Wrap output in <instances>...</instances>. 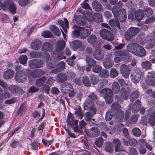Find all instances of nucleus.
<instances>
[{"mask_svg": "<svg viewBox=\"0 0 155 155\" xmlns=\"http://www.w3.org/2000/svg\"><path fill=\"white\" fill-rule=\"evenodd\" d=\"M41 45V41L38 39L34 40L31 44V48L34 50H38L39 49Z\"/></svg>", "mask_w": 155, "mask_h": 155, "instance_id": "23", "label": "nucleus"}, {"mask_svg": "<svg viewBox=\"0 0 155 155\" xmlns=\"http://www.w3.org/2000/svg\"><path fill=\"white\" fill-rule=\"evenodd\" d=\"M132 131L133 135L137 137H139L141 134L140 130L137 128L133 129Z\"/></svg>", "mask_w": 155, "mask_h": 155, "instance_id": "57", "label": "nucleus"}, {"mask_svg": "<svg viewBox=\"0 0 155 155\" xmlns=\"http://www.w3.org/2000/svg\"><path fill=\"white\" fill-rule=\"evenodd\" d=\"M120 73L124 78H128L130 71V68L128 66L124 64H122L120 67Z\"/></svg>", "mask_w": 155, "mask_h": 155, "instance_id": "11", "label": "nucleus"}, {"mask_svg": "<svg viewBox=\"0 0 155 155\" xmlns=\"http://www.w3.org/2000/svg\"><path fill=\"white\" fill-rule=\"evenodd\" d=\"M88 109H89L90 111L87 112L84 114V119L87 122H89L91 120L93 116L96 113V109L94 107H89L88 108Z\"/></svg>", "mask_w": 155, "mask_h": 155, "instance_id": "14", "label": "nucleus"}, {"mask_svg": "<svg viewBox=\"0 0 155 155\" xmlns=\"http://www.w3.org/2000/svg\"><path fill=\"white\" fill-rule=\"evenodd\" d=\"M75 114L76 117L78 119H81L83 118L84 114L81 111V107L78 108V110L75 112Z\"/></svg>", "mask_w": 155, "mask_h": 155, "instance_id": "47", "label": "nucleus"}, {"mask_svg": "<svg viewBox=\"0 0 155 155\" xmlns=\"http://www.w3.org/2000/svg\"><path fill=\"white\" fill-rule=\"evenodd\" d=\"M155 44V40L154 39H150L146 43V46L147 48H151Z\"/></svg>", "mask_w": 155, "mask_h": 155, "instance_id": "53", "label": "nucleus"}, {"mask_svg": "<svg viewBox=\"0 0 155 155\" xmlns=\"http://www.w3.org/2000/svg\"><path fill=\"white\" fill-rule=\"evenodd\" d=\"M9 91L13 94L21 92L22 89L21 88L16 86H12L8 87Z\"/></svg>", "mask_w": 155, "mask_h": 155, "instance_id": "31", "label": "nucleus"}, {"mask_svg": "<svg viewBox=\"0 0 155 155\" xmlns=\"http://www.w3.org/2000/svg\"><path fill=\"white\" fill-rule=\"evenodd\" d=\"M129 92L124 88H122L120 92V97L124 100L127 99L128 97Z\"/></svg>", "mask_w": 155, "mask_h": 155, "instance_id": "34", "label": "nucleus"}, {"mask_svg": "<svg viewBox=\"0 0 155 155\" xmlns=\"http://www.w3.org/2000/svg\"><path fill=\"white\" fill-rule=\"evenodd\" d=\"M141 65L142 68L145 69H150L151 67V63L147 61L142 62Z\"/></svg>", "mask_w": 155, "mask_h": 155, "instance_id": "45", "label": "nucleus"}, {"mask_svg": "<svg viewBox=\"0 0 155 155\" xmlns=\"http://www.w3.org/2000/svg\"><path fill=\"white\" fill-rule=\"evenodd\" d=\"M138 95L139 94L138 91H133L130 96V100L131 101H134L138 97Z\"/></svg>", "mask_w": 155, "mask_h": 155, "instance_id": "50", "label": "nucleus"}, {"mask_svg": "<svg viewBox=\"0 0 155 155\" xmlns=\"http://www.w3.org/2000/svg\"><path fill=\"white\" fill-rule=\"evenodd\" d=\"M97 97L94 93L90 95L87 97V101L84 103V108L85 110L88 109V106L89 107L90 104L92 105L94 103L97 102Z\"/></svg>", "mask_w": 155, "mask_h": 155, "instance_id": "6", "label": "nucleus"}, {"mask_svg": "<svg viewBox=\"0 0 155 155\" xmlns=\"http://www.w3.org/2000/svg\"><path fill=\"white\" fill-rule=\"evenodd\" d=\"M100 34L102 38L108 41H112L114 38L110 31L107 29H102L100 31Z\"/></svg>", "mask_w": 155, "mask_h": 155, "instance_id": "7", "label": "nucleus"}, {"mask_svg": "<svg viewBox=\"0 0 155 155\" xmlns=\"http://www.w3.org/2000/svg\"><path fill=\"white\" fill-rule=\"evenodd\" d=\"M41 55V54L40 52L35 51H32L30 53V56L32 58L39 57Z\"/></svg>", "mask_w": 155, "mask_h": 155, "instance_id": "64", "label": "nucleus"}, {"mask_svg": "<svg viewBox=\"0 0 155 155\" xmlns=\"http://www.w3.org/2000/svg\"><path fill=\"white\" fill-rule=\"evenodd\" d=\"M90 133L91 134V136L96 137L99 136L100 132L99 130L96 127H92L90 129ZM91 136V135H89Z\"/></svg>", "mask_w": 155, "mask_h": 155, "instance_id": "43", "label": "nucleus"}, {"mask_svg": "<svg viewBox=\"0 0 155 155\" xmlns=\"http://www.w3.org/2000/svg\"><path fill=\"white\" fill-rule=\"evenodd\" d=\"M50 30L57 36H59L61 35V32L57 27L54 25H50Z\"/></svg>", "mask_w": 155, "mask_h": 155, "instance_id": "35", "label": "nucleus"}, {"mask_svg": "<svg viewBox=\"0 0 155 155\" xmlns=\"http://www.w3.org/2000/svg\"><path fill=\"white\" fill-rule=\"evenodd\" d=\"M87 40L88 43L92 44L96 41L97 38L95 35H91L87 38Z\"/></svg>", "mask_w": 155, "mask_h": 155, "instance_id": "51", "label": "nucleus"}, {"mask_svg": "<svg viewBox=\"0 0 155 155\" xmlns=\"http://www.w3.org/2000/svg\"><path fill=\"white\" fill-rule=\"evenodd\" d=\"M141 107L140 101L138 100H137L134 103L131 108L132 112L134 113L137 112Z\"/></svg>", "mask_w": 155, "mask_h": 155, "instance_id": "22", "label": "nucleus"}, {"mask_svg": "<svg viewBox=\"0 0 155 155\" xmlns=\"http://www.w3.org/2000/svg\"><path fill=\"white\" fill-rule=\"evenodd\" d=\"M92 6L96 12H100L102 9V6L101 4L96 1H94L92 3Z\"/></svg>", "mask_w": 155, "mask_h": 155, "instance_id": "26", "label": "nucleus"}, {"mask_svg": "<svg viewBox=\"0 0 155 155\" xmlns=\"http://www.w3.org/2000/svg\"><path fill=\"white\" fill-rule=\"evenodd\" d=\"M147 83L155 87V73L153 71L148 72L146 79Z\"/></svg>", "mask_w": 155, "mask_h": 155, "instance_id": "10", "label": "nucleus"}, {"mask_svg": "<svg viewBox=\"0 0 155 155\" xmlns=\"http://www.w3.org/2000/svg\"><path fill=\"white\" fill-rule=\"evenodd\" d=\"M78 121V120H75L72 115H70L68 117V123L71 127L74 126L75 125H77Z\"/></svg>", "mask_w": 155, "mask_h": 155, "instance_id": "33", "label": "nucleus"}, {"mask_svg": "<svg viewBox=\"0 0 155 155\" xmlns=\"http://www.w3.org/2000/svg\"><path fill=\"white\" fill-rule=\"evenodd\" d=\"M101 94L103 95L105 101L107 104L111 103L113 101V93L110 89L105 88L101 91Z\"/></svg>", "mask_w": 155, "mask_h": 155, "instance_id": "3", "label": "nucleus"}, {"mask_svg": "<svg viewBox=\"0 0 155 155\" xmlns=\"http://www.w3.org/2000/svg\"><path fill=\"white\" fill-rule=\"evenodd\" d=\"M142 76V72L139 69L134 68L132 71L130 76V78L132 82L135 84L139 82Z\"/></svg>", "mask_w": 155, "mask_h": 155, "instance_id": "2", "label": "nucleus"}, {"mask_svg": "<svg viewBox=\"0 0 155 155\" xmlns=\"http://www.w3.org/2000/svg\"><path fill=\"white\" fill-rule=\"evenodd\" d=\"M14 74L13 71L11 69H8L4 72L3 74L4 78L6 79H8L12 78Z\"/></svg>", "mask_w": 155, "mask_h": 155, "instance_id": "30", "label": "nucleus"}, {"mask_svg": "<svg viewBox=\"0 0 155 155\" xmlns=\"http://www.w3.org/2000/svg\"><path fill=\"white\" fill-rule=\"evenodd\" d=\"M44 71L41 69H38L36 71H34L31 72V74L29 75L28 77L30 83H32V79L38 78L44 74Z\"/></svg>", "mask_w": 155, "mask_h": 155, "instance_id": "13", "label": "nucleus"}, {"mask_svg": "<svg viewBox=\"0 0 155 155\" xmlns=\"http://www.w3.org/2000/svg\"><path fill=\"white\" fill-rule=\"evenodd\" d=\"M28 58L25 55H22L19 58V61L20 63L25 64L28 60Z\"/></svg>", "mask_w": 155, "mask_h": 155, "instance_id": "54", "label": "nucleus"}, {"mask_svg": "<svg viewBox=\"0 0 155 155\" xmlns=\"http://www.w3.org/2000/svg\"><path fill=\"white\" fill-rule=\"evenodd\" d=\"M138 45L137 44L134 43L130 44L127 46V50L129 51L134 54Z\"/></svg>", "mask_w": 155, "mask_h": 155, "instance_id": "25", "label": "nucleus"}, {"mask_svg": "<svg viewBox=\"0 0 155 155\" xmlns=\"http://www.w3.org/2000/svg\"><path fill=\"white\" fill-rule=\"evenodd\" d=\"M64 22L62 20H59L58 22L65 33H67V28L68 27V22L67 18H64Z\"/></svg>", "mask_w": 155, "mask_h": 155, "instance_id": "20", "label": "nucleus"}, {"mask_svg": "<svg viewBox=\"0 0 155 155\" xmlns=\"http://www.w3.org/2000/svg\"><path fill=\"white\" fill-rule=\"evenodd\" d=\"M72 47L74 50L79 49L80 51H83L85 48V46L82 44L81 41L77 40L72 42Z\"/></svg>", "mask_w": 155, "mask_h": 155, "instance_id": "15", "label": "nucleus"}, {"mask_svg": "<svg viewBox=\"0 0 155 155\" xmlns=\"http://www.w3.org/2000/svg\"><path fill=\"white\" fill-rule=\"evenodd\" d=\"M75 21L76 23L79 25H84L86 23L85 19L81 16L77 17L76 18Z\"/></svg>", "mask_w": 155, "mask_h": 155, "instance_id": "37", "label": "nucleus"}, {"mask_svg": "<svg viewBox=\"0 0 155 155\" xmlns=\"http://www.w3.org/2000/svg\"><path fill=\"white\" fill-rule=\"evenodd\" d=\"M81 29L80 36L81 38H86L91 33V31L89 29H85L82 27H81Z\"/></svg>", "mask_w": 155, "mask_h": 155, "instance_id": "28", "label": "nucleus"}, {"mask_svg": "<svg viewBox=\"0 0 155 155\" xmlns=\"http://www.w3.org/2000/svg\"><path fill=\"white\" fill-rule=\"evenodd\" d=\"M114 54L115 56H125V61L126 62L129 61L132 59L131 55L129 54L128 52L125 50L117 51H115Z\"/></svg>", "mask_w": 155, "mask_h": 155, "instance_id": "9", "label": "nucleus"}, {"mask_svg": "<svg viewBox=\"0 0 155 155\" xmlns=\"http://www.w3.org/2000/svg\"><path fill=\"white\" fill-rule=\"evenodd\" d=\"M112 89L114 93H117L119 92L120 87L117 82H114L113 83L112 85Z\"/></svg>", "mask_w": 155, "mask_h": 155, "instance_id": "48", "label": "nucleus"}, {"mask_svg": "<svg viewBox=\"0 0 155 155\" xmlns=\"http://www.w3.org/2000/svg\"><path fill=\"white\" fill-rule=\"evenodd\" d=\"M150 113V117L148 120V122L151 126L155 125V110L152 111L151 109L149 110Z\"/></svg>", "mask_w": 155, "mask_h": 155, "instance_id": "21", "label": "nucleus"}, {"mask_svg": "<svg viewBox=\"0 0 155 155\" xmlns=\"http://www.w3.org/2000/svg\"><path fill=\"white\" fill-rule=\"evenodd\" d=\"M109 23L111 26L113 27L116 26L118 28L120 29V28L119 21L117 18L115 19H112L110 20Z\"/></svg>", "mask_w": 155, "mask_h": 155, "instance_id": "41", "label": "nucleus"}, {"mask_svg": "<svg viewBox=\"0 0 155 155\" xmlns=\"http://www.w3.org/2000/svg\"><path fill=\"white\" fill-rule=\"evenodd\" d=\"M110 76L113 78L116 77L118 75V73L114 68H112L110 70Z\"/></svg>", "mask_w": 155, "mask_h": 155, "instance_id": "60", "label": "nucleus"}, {"mask_svg": "<svg viewBox=\"0 0 155 155\" xmlns=\"http://www.w3.org/2000/svg\"><path fill=\"white\" fill-rule=\"evenodd\" d=\"M94 21L97 23H100L102 21V16L98 13L94 14Z\"/></svg>", "mask_w": 155, "mask_h": 155, "instance_id": "46", "label": "nucleus"}, {"mask_svg": "<svg viewBox=\"0 0 155 155\" xmlns=\"http://www.w3.org/2000/svg\"><path fill=\"white\" fill-rule=\"evenodd\" d=\"M46 79L45 77L37 79L36 81V85L38 87H40L45 83Z\"/></svg>", "mask_w": 155, "mask_h": 155, "instance_id": "44", "label": "nucleus"}, {"mask_svg": "<svg viewBox=\"0 0 155 155\" xmlns=\"http://www.w3.org/2000/svg\"><path fill=\"white\" fill-rule=\"evenodd\" d=\"M43 61L39 59H33L30 61L28 63L29 66L31 68H40L43 64Z\"/></svg>", "mask_w": 155, "mask_h": 155, "instance_id": "12", "label": "nucleus"}, {"mask_svg": "<svg viewBox=\"0 0 155 155\" xmlns=\"http://www.w3.org/2000/svg\"><path fill=\"white\" fill-rule=\"evenodd\" d=\"M102 70L101 67L99 65L94 66L92 68L93 71L96 73H99Z\"/></svg>", "mask_w": 155, "mask_h": 155, "instance_id": "62", "label": "nucleus"}, {"mask_svg": "<svg viewBox=\"0 0 155 155\" xmlns=\"http://www.w3.org/2000/svg\"><path fill=\"white\" fill-rule=\"evenodd\" d=\"M62 87L64 89V93L73 88L71 84L68 82L64 83L62 84Z\"/></svg>", "mask_w": 155, "mask_h": 155, "instance_id": "42", "label": "nucleus"}, {"mask_svg": "<svg viewBox=\"0 0 155 155\" xmlns=\"http://www.w3.org/2000/svg\"><path fill=\"white\" fill-rule=\"evenodd\" d=\"M56 80L57 82L60 83L65 81L67 80L66 74L63 73H59L57 75Z\"/></svg>", "mask_w": 155, "mask_h": 155, "instance_id": "18", "label": "nucleus"}, {"mask_svg": "<svg viewBox=\"0 0 155 155\" xmlns=\"http://www.w3.org/2000/svg\"><path fill=\"white\" fill-rule=\"evenodd\" d=\"M90 81L91 83L93 85L96 84L98 81V78L96 75L91 74L90 76Z\"/></svg>", "mask_w": 155, "mask_h": 155, "instance_id": "49", "label": "nucleus"}, {"mask_svg": "<svg viewBox=\"0 0 155 155\" xmlns=\"http://www.w3.org/2000/svg\"><path fill=\"white\" fill-rule=\"evenodd\" d=\"M94 57L97 60H101L104 57V55L101 49L100 48L96 49L93 53Z\"/></svg>", "mask_w": 155, "mask_h": 155, "instance_id": "17", "label": "nucleus"}, {"mask_svg": "<svg viewBox=\"0 0 155 155\" xmlns=\"http://www.w3.org/2000/svg\"><path fill=\"white\" fill-rule=\"evenodd\" d=\"M65 46V42L63 40L58 41L57 43L56 50L58 51H60L62 50Z\"/></svg>", "mask_w": 155, "mask_h": 155, "instance_id": "32", "label": "nucleus"}, {"mask_svg": "<svg viewBox=\"0 0 155 155\" xmlns=\"http://www.w3.org/2000/svg\"><path fill=\"white\" fill-rule=\"evenodd\" d=\"M113 113L111 110H109L106 113L105 118L106 120L109 121L113 117Z\"/></svg>", "mask_w": 155, "mask_h": 155, "instance_id": "56", "label": "nucleus"}, {"mask_svg": "<svg viewBox=\"0 0 155 155\" xmlns=\"http://www.w3.org/2000/svg\"><path fill=\"white\" fill-rule=\"evenodd\" d=\"M42 35L44 37L46 38H52L53 36L52 33L49 31H46L43 32Z\"/></svg>", "mask_w": 155, "mask_h": 155, "instance_id": "58", "label": "nucleus"}, {"mask_svg": "<svg viewBox=\"0 0 155 155\" xmlns=\"http://www.w3.org/2000/svg\"><path fill=\"white\" fill-rule=\"evenodd\" d=\"M73 28L75 30L73 31L72 35L75 37H79L81 27L75 25L73 26Z\"/></svg>", "mask_w": 155, "mask_h": 155, "instance_id": "36", "label": "nucleus"}, {"mask_svg": "<svg viewBox=\"0 0 155 155\" xmlns=\"http://www.w3.org/2000/svg\"><path fill=\"white\" fill-rule=\"evenodd\" d=\"M121 108L120 105L117 102L113 103L111 106L112 110L117 111L115 114L116 117L118 118H120V120L123 119L124 116V113L120 109Z\"/></svg>", "mask_w": 155, "mask_h": 155, "instance_id": "4", "label": "nucleus"}, {"mask_svg": "<svg viewBox=\"0 0 155 155\" xmlns=\"http://www.w3.org/2000/svg\"><path fill=\"white\" fill-rule=\"evenodd\" d=\"M140 31V29L137 28L130 27L128 29L125 34L126 39L128 40L131 37L136 35Z\"/></svg>", "mask_w": 155, "mask_h": 155, "instance_id": "5", "label": "nucleus"}, {"mask_svg": "<svg viewBox=\"0 0 155 155\" xmlns=\"http://www.w3.org/2000/svg\"><path fill=\"white\" fill-rule=\"evenodd\" d=\"M135 18L138 21L141 20L144 16L143 10L139 9L136 11L134 13Z\"/></svg>", "mask_w": 155, "mask_h": 155, "instance_id": "24", "label": "nucleus"}, {"mask_svg": "<svg viewBox=\"0 0 155 155\" xmlns=\"http://www.w3.org/2000/svg\"><path fill=\"white\" fill-rule=\"evenodd\" d=\"M112 12L114 16L117 18H118L120 21L123 22L127 18L126 11L123 8L118 10L117 8L114 7L112 9Z\"/></svg>", "mask_w": 155, "mask_h": 155, "instance_id": "1", "label": "nucleus"}, {"mask_svg": "<svg viewBox=\"0 0 155 155\" xmlns=\"http://www.w3.org/2000/svg\"><path fill=\"white\" fill-rule=\"evenodd\" d=\"M27 78L26 73L22 71H18L16 73L15 79L18 82H23L25 81Z\"/></svg>", "mask_w": 155, "mask_h": 155, "instance_id": "8", "label": "nucleus"}, {"mask_svg": "<svg viewBox=\"0 0 155 155\" xmlns=\"http://www.w3.org/2000/svg\"><path fill=\"white\" fill-rule=\"evenodd\" d=\"M113 62L110 58L107 59L106 61L103 62L104 67L106 68H111L113 65Z\"/></svg>", "mask_w": 155, "mask_h": 155, "instance_id": "40", "label": "nucleus"}, {"mask_svg": "<svg viewBox=\"0 0 155 155\" xmlns=\"http://www.w3.org/2000/svg\"><path fill=\"white\" fill-rule=\"evenodd\" d=\"M8 6L9 11L12 14H14L16 12V8L14 3L10 1L8 2Z\"/></svg>", "mask_w": 155, "mask_h": 155, "instance_id": "39", "label": "nucleus"}, {"mask_svg": "<svg viewBox=\"0 0 155 155\" xmlns=\"http://www.w3.org/2000/svg\"><path fill=\"white\" fill-rule=\"evenodd\" d=\"M86 62L88 66H93L95 65L96 62L90 57H87L86 59Z\"/></svg>", "mask_w": 155, "mask_h": 155, "instance_id": "52", "label": "nucleus"}, {"mask_svg": "<svg viewBox=\"0 0 155 155\" xmlns=\"http://www.w3.org/2000/svg\"><path fill=\"white\" fill-rule=\"evenodd\" d=\"M113 144L115 145V150L116 152L121 151V149H120L119 148V147L121 145V142L119 139H114L113 141Z\"/></svg>", "mask_w": 155, "mask_h": 155, "instance_id": "38", "label": "nucleus"}, {"mask_svg": "<svg viewBox=\"0 0 155 155\" xmlns=\"http://www.w3.org/2000/svg\"><path fill=\"white\" fill-rule=\"evenodd\" d=\"M65 73L67 75V79H69L73 78L75 75L74 73L72 71H68Z\"/></svg>", "mask_w": 155, "mask_h": 155, "instance_id": "63", "label": "nucleus"}, {"mask_svg": "<svg viewBox=\"0 0 155 155\" xmlns=\"http://www.w3.org/2000/svg\"><path fill=\"white\" fill-rule=\"evenodd\" d=\"M104 148V150L108 153H111L114 150V147L112 143L109 142H107L105 143Z\"/></svg>", "mask_w": 155, "mask_h": 155, "instance_id": "29", "label": "nucleus"}, {"mask_svg": "<svg viewBox=\"0 0 155 155\" xmlns=\"http://www.w3.org/2000/svg\"><path fill=\"white\" fill-rule=\"evenodd\" d=\"M42 55L45 57L46 58V60L47 63V66L48 69H52L57 67V66L56 64L50 63V62H48V61L49 60L50 58V55L48 53L46 52L44 54H43Z\"/></svg>", "mask_w": 155, "mask_h": 155, "instance_id": "19", "label": "nucleus"}, {"mask_svg": "<svg viewBox=\"0 0 155 155\" xmlns=\"http://www.w3.org/2000/svg\"><path fill=\"white\" fill-rule=\"evenodd\" d=\"M82 81L84 84L85 85L89 86L90 85V82L87 76H84L83 78Z\"/></svg>", "mask_w": 155, "mask_h": 155, "instance_id": "61", "label": "nucleus"}, {"mask_svg": "<svg viewBox=\"0 0 155 155\" xmlns=\"http://www.w3.org/2000/svg\"><path fill=\"white\" fill-rule=\"evenodd\" d=\"M134 54L139 57H143L146 55V52L144 48L138 44Z\"/></svg>", "mask_w": 155, "mask_h": 155, "instance_id": "16", "label": "nucleus"}, {"mask_svg": "<svg viewBox=\"0 0 155 155\" xmlns=\"http://www.w3.org/2000/svg\"><path fill=\"white\" fill-rule=\"evenodd\" d=\"M75 59V56H72L71 57L68 58L67 59L68 64L71 66H73L74 64V60Z\"/></svg>", "mask_w": 155, "mask_h": 155, "instance_id": "59", "label": "nucleus"}, {"mask_svg": "<svg viewBox=\"0 0 155 155\" xmlns=\"http://www.w3.org/2000/svg\"><path fill=\"white\" fill-rule=\"evenodd\" d=\"M53 49L52 45L50 43L46 42L43 45L42 50L45 51L50 52Z\"/></svg>", "mask_w": 155, "mask_h": 155, "instance_id": "27", "label": "nucleus"}, {"mask_svg": "<svg viewBox=\"0 0 155 155\" xmlns=\"http://www.w3.org/2000/svg\"><path fill=\"white\" fill-rule=\"evenodd\" d=\"M101 71L99 74V75L101 77L107 78L109 76V72L107 70L104 69Z\"/></svg>", "mask_w": 155, "mask_h": 155, "instance_id": "55", "label": "nucleus"}]
</instances>
